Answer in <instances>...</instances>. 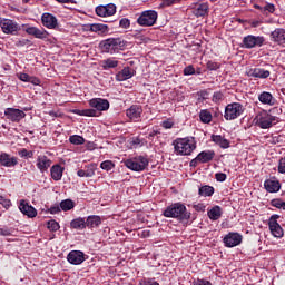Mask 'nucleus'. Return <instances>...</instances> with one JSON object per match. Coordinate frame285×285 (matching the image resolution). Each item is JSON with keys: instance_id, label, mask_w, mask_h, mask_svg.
<instances>
[{"instance_id": "f257e3e1", "label": "nucleus", "mask_w": 285, "mask_h": 285, "mask_svg": "<svg viewBox=\"0 0 285 285\" xmlns=\"http://www.w3.org/2000/svg\"><path fill=\"white\" fill-rule=\"evenodd\" d=\"M89 106L92 109H76L75 115H79V117H99L101 112L110 108V102L108 99L92 98L89 100Z\"/></svg>"}, {"instance_id": "f03ea898", "label": "nucleus", "mask_w": 285, "mask_h": 285, "mask_svg": "<svg viewBox=\"0 0 285 285\" xmlns=\"http://www.w3.org/2000/svg\"><path fill=\"white\" fill-rule=\"evenodd\" d=\"M173 146L175 155L188 157L197 149V140H195V137L176 138Z\"/></svg>"}, {"instance_id": "7ed1b4c3", "label": "nucleus", "mask_w": 285, "mask_h": 285, "mask_svg": "<svg viewBox=\"0 0 285 285\" xmlns=\"http://www.w3.org/2000/svg\"><path fill=\"white\" fill-rule=\"evenodd\" d=\"M164 217L178 219L179 222H188L190 219V212L186 209L183 203H174L165 208L163 212Z\"/></svg>"}, {"instance_id": "20e7f679", "label": "nucleus", "mask_w": 285, "mask_h": 285, "mask_svg": "<svg viewBox=\"0 0 285 285\" xmlns=\"http://www.w3.org/2000/svg\"><path fill=\"white\" fill-rule=\"evenodd\" d=\"M124 166L134 173H144L148 168V158L145 156H135L122 161Z\"/></svg>"}, {"instance_id": "39448f33", "label": "nucleus", "mask_w": 285, "mask_h": 285, "mask_svg": "<svg viewBox=\"0 0 285 285\" xmlns=\"http://www.w3.org/2000/svg\"><path fill=\"white\" fill-rule=\"evenodd\" d=\"M245 110L246 108L240 102L228 104L225 107L224 119H226V121H235V119L244 115Z\"/></svg>"}, {"instance_id": "423d86ee", "label": "nucleus", "mask_w": 285, "mask_h": 285, "mask_svg": "<svg viewBox=\"0 0 285 285\" xmlns=\"http://www.w3.org/2000/svg\"><path fill=\"white\" fill-rule=\"evenodd\" d=\"M99 46L102 52L114 55V52L121 50V48L126 46V41H124L121 38H109L102 40Z\"/></svg>"}, {"instance_id": "0eeeda50", "label": "nucleus", "mask_w": 285, "mask_h": 285, "mask_svg": "<svg viewBox=\"0 0 285 285\" xmlns=\"http://www.w3.org/2000/svg\"><path fill=\"white\" fill-rule=\"evenodd\" d=\"M158 13L155 10H146L142 11L136 20L138 26L142 28H150V26H155L157 23Z\"/></svg>"}, {"instance_id": "6e6552de", "label": "nucleus", "mask_w": 285, "mask_h": 285, "mask_svg": "<svg viewBox=\"0 0 285 285\" xmlns=\"http://www.w3.org/2000/svg\"><path fill=\"white\" fill-rule=\"evenodd\" d=\"M256 121L259 128L266 130L277 124V116H273L268 114V111H262L259 115H257Z\"/></svg>"}, {"instance_id": "1a4fd4ad", "label": "nucleus", "mask_w": 285, "mask_h": 285, "mask_svg": "<svg viewBox=\"0 0 285 285\" xmlns=\"http://www.w3.org/2000/svg\"><path fill=\"white\" fill-rule=\"evenodd\" d=\"M264 36H253L248 35L243 38L242 48L252 50V48H262L264 46Z\"/></svg>"}, {"instance_id": "9d476101", "label": "nucleus", "mask_w": 285, "mask_h": 285, "mask_svg": "<svg viewBox=\"0 0 285 285\" xmlns=\"http://www.w3.org/2000/svg\"><path fill=\"white\" fill-rule=\"evenodd\" d=\"M0 28L4 35H17L21 30L19 23L6 18L0 19Z\"/></svg>"}, {"instance_id": "9b49d317", "label": "nucleus", "mask_w": 285, "mask_h": 285, "mask_svg": "<svg viewBox=\"0 0 285 285\" xmlns=\"http://www.w3.org/2000/svg\"><path fill=\"white\" fill-rule=\"evenodd\" d=\"M278 218H279V215L277 214L272 215L268 219V227L273 237L281 239V237H284V229L282 228V225L277 223Z\"/></svg>"}, {"instance_id": "f8f14e48", "label": "nucleus", "mask_w": 285, "mask_h": 285, "mask_svg": "<svg viewBox=\"0 0 285 285\" xmlns=\"http://www.w3.org/2000/svg\"><path fill=\"white\" fill-rule=\"evenodd\" d=\"M4 116L9 121H12L13 124H19L21 119H26V111L17 108H7L4 110Z\"/></svg>"}, {"instance_id": "ddd939ff", "label": "nucleus", "mask_w": 285, "mask_h": 285, "mask_svg": "<svg viewBox=\"0 0 285 285\" xmlns=\"http://www.w3.org/2000/svg\"><path fill=\"white\" fill-rule=\"evenodd\" d=\"M244 237L239 233H228L224 238L223 242L227 248H235V246H239Z\"/></svg>"}, {"instance_id": "4468645a", "label": "nucleus", "mask_w": 285, "mask_h": 285, "mask_svg": "<svg viewBox=\"0 0 285 285\" xmlns=\"http://www.w3.org/2000/svg\"><path fill=\"white\" fill-rule=\"evenodd\" d=\"M85 30L87 32H96V35H99V37H106V35L110 32V28L108 27V24H104V23L87 24L85 27Z\"/></svg>"}, {"instance_id": "2eb2a0df", "label": "nucleus", "mask_w": 285, "mask_h": 285, "mask_svg": "<svg viewBox=\"0 0 285 285\" xmlns=\"http://www.w3.org/2000/svg\"><path fill=\"white\" fill-rule=\"evenodd\" d=\"M117 12V6L115 3L100 4L96 7V14L98 17H112Z\"/></svg>"}, {"instance_id": "dca6fc26", "label": "nucleus", "mask_w": 285, "mask_h": 285, "mask_svg": "<svg viewBox=\"0 0 285 285\" xmlns=\"http://www.w3.org/2000/svg\"><path fill=\"white\" fill-rule=\"evenodd\" d=\"M67 261L73 266H79V264H83V262H86V255L81 250H71L67 255Z\"/></svg>"}, {"instance_id": "f3484780", "label": "nucleus", "mask_w": 285, "mask_h": 285, "mask_svg": "<svg viewBox=\"0 0 285 285\" xmlns=\"http://www.w3.org/2000/svg\"><path fill=\"white\" fill-rule=\"evenodd\" d=\"M264 188L267 193H279L282 190V183L276 177H272L264 181Z\"/></svg>"}, {"instance_id": "a211bd4d", "label": "nucleus", "mask_w": 285, "mask_h": 285, "mask_svg": "<svg viewBox=\"0 0 285 285\" xmlns=\"http://www.w3.org/2000/svg\"><path fill=\"white\" fill-rule=\"evenodd\" d=\"M19 210L20 213H22V215H26L30 219L37 216V210L35 209V207L28 204V202H26L24 199L20 200Z\"/></svg>"}, {"instance_id": "6ab92c4d", "label": "nucleus", "mask_w": 285, "mask_h": 285, "mask_svg": "<svg viewBox=\"0 0 285 285\" xmlns=\"http://www.w3.org/2000/svg\"><path fill=\"white\" fill-rule=\"evenodd\" d=\"M271 41L273 43H277V46H284L285 45V29L284 28H276L274 31L269 35Z\"/></svg>"}, {"instance_id": "aec40b11", "label": "nucleus", "mask_w": 285, "mask_h": 285, "mask_svg": "<svg viewBox=\"0 0 285 285\" xmlns=\"http://www.w3.org/2000/svg\"><path fill=\"white\" fill-rule=\"evenodd\" d=\"M247 77H254V79H268L271 71L263 68H250L246 71Z\"/></svg>"}, {"instance_id": "412c9836", "label": "nucleus", "mask_w": 285, "mask_h": 285, "mask_svg": "<svg viewBox=\"0 0 285 285\" xmlns=\"http://www.w3.org/2000/svg\"><path fill=\"white\" fill-rule=\"evenodd\" d=\"M142 112L144 109L139 105H132L126 110V115L131 121H139V119H141Z\"/></svg>"}, {"instance_id": "4be33fe9", "label": "nucleus", "mask_w": 285, "mask_h": 285, "mask_svg": "<svg viewBox=\"0 0 285 285\" xmlns=\"http://www.w3.org/2000/svg\"><path fill=\"white\" fill-rule=\"evenodd\" d=\"M36 166L40 173H48V168L52 166V160L46 155H40L37 158Z\"/></svg>"}, {"instance_id": "5701e85b", "label": "nucleus", "mask_w": 285, "mask_h": 285, "mask_svg": "<svg viewBox=\"0 0 285 285\" xmlns=\"http://www.w3.org/2000/svg\"><path fill=\"white\" fill-rule=\"evenodd\" d=\"M0 164L4 168H14V166H17V164H19V160L14 156L11 157L7 153H1L0 154Z\"/></svg>"}, {"instance_id": "b1692460", "label": "nucleus", "mask_w": 285, "mask_h": 285, "mask_svg": "<svg viewBox=\"0 0 285 285\" xmlns=\"http://www.w3.org/2000/svg\"><path fill=\"white\" fill-rule=\"evenodd\" d=\"M42 26L45 28H49V30H55L57 28V17H55L52 13H43L41 17Z\"/></svg>"}, {"instance_id": "393cba45", "label": "nucleus", "mask_w": 285, "mask_h": 285, "mask_svg": "<svg viewBox=\"0 0 285 285\" xmlns=\"http://www.w3.org/2000/svg\"><path fill=\"white\" fill-rule=\"evenodd\" d=\"M258 101L265 106H275V104H277V100L275 97H273V94L268 91H263L261 95H258Z\"/></svg>"}, {"instance_id": "a878e982", "label": "nucleus", "mask_w": 285, "mask_h": 285, "mask_svg": "<svg viewBox=\"0 0 285 285\" xmlns=\"http://www.w3.org/2000/svg\"><path fill=\"white\" fill-rule=\"evenodd\" d=\"M199 164H208L215 159V150H204L197 155Z\"/></svg>"}, {"instance_id": "bb28decb", "label": "nucleus", "mask_w": 285, "mask_h": 285, "mask_svg": "<svg viewBox=\"0 0 285 285\" xmlns=\"http://www.w3.org/2000/svg\"><path fill=\"white\" fill-rule=\"evenodd\" d=\"M135 77V71L129 67H125L120 72L116 75L117 81H127V79H132Z\"/></svg>"}, {"instance_id": "cd10ccee", "label": "nucleus", "mask_w": 285, "mask_h": 285, "mask_svg": "<svg viewBox=\"0 0 285 285\" xmlns=\"http://www.w3.org/2000/svg\"><path fill=\"white\" fill-rule=\"evenodd\" d=\"M63 170L65 168L61 167V165H53L50 169L51 179H53V181H61V178L63 177Z\"/></svg>"}, {"instance_id": "c85d7f7f", "label": "nucleus", "mask_w": 285, "mask_h": 285, "mask_svg": "<svg viewBox=\"0 0 285 285\" xmlns=\"http://www.w3.org/2000/svg\"><path fill=\"white\" fill-rule=\"evenodd\" d=\"M212 141H214L216 146H219V148H230V141L224 138L222 135H212Z\"/></svg>"}, {"instance_id": "c756f323", "label": "nucleus", "mask_w": 285, "mask_h": 285, "mask_svg": "<svg viewBox=\"0 0 285 285\" xmlns=\"http://www.w3.org/2000/svg\"><path fill=\"white\" fill-rule=\"evenodd\" d=\"M208 10H209L208 3L204 2V3L197 4L194 8L193 14L198 18L206 17V14H208Z\"/></svg>"}, {"instance_id": "7c9ffc66", "label": "nucleus", "mask_w": 285, "mask_h": 285, "mask_svg": "<svg viewBox=\"0 0 285 285\" xmlns=\"http://www.w3.org/2000/svg\"><path fill=\"white\" fill-rule=\"evenodd\" d=\"M87 228H99L101 226V217L97 215L88 216L86 219Z\"/></svg>"}, {"instance_id": "2f4dec72", "label": "nucleus", "mask_w": 285, "mask_h": 285, "mask_svg": "<svg viewBox=\"0 0 285 285\" xmlns=\"http://www.w3.org/2000/svg\"><path fill=\"white\" fill-rule=\"evenodd\" d=\"M200 197H213L215 195V187L210 185H204L198 189Z\"/></svg>"}, {"instance_id": "473e14b6", "label": "nucleus", "mask_w": 285, "mask_h": 285, "mask_svg": "<svg viewBox=\"0 0 285 285\" xmlns=\"http://www.w3.org/2000/svg\"><path fill=\"white\" fill-rule=\"evenodd\" d=\"M209 219L212 222H217L222 217V207L219 206H214L208 213H207Z\"/></svg>"}, {"instance_id": "72a5a7b5", "label": "nucleus", "mask_w": 285, "mask_h": 285, "mask_svg": "<svg viewBox=\"0 0 285 285\" xmlns=\"http://www.w3.org/2000/svg\"><path fill=\"white\" fill-rule=\"evenodd\" d=\"M70 226H71V228H75L76 230H83V228L87 227L86 219H83L81 217L76 218V219L71 220Z\"/></svg>"}, {"instance_id": "f704fd0d", "label": "nucleus", "mask_w": 285, "mask_h": 285, "mask_svg": "<svg viewBox=\"0 0 285 285\" xmlns=\"http://www.w3.org/2000/svg\"><path fill=\"white\" fill-rule=\"evenodd\" d=\"M199 119L202 124H210L213 121V114L208 109H203L199 112Z\"/></svg>"}, {"instance_id": "c9c22d12", "label": "nucleus", "mask_w": 285, "mask_h": 285, "mask_svg": "<svg viewBox=\"0 0 285 285\" xmlns=\"http://www.w3.org/2000/svg\"><path fill=\"white\" fill-rule=\"evenodd\" d=\"M117 66H119V61L115 58L102 60L104 70H109V68H117Z\"/></svg>"}, {"instance_id": "e433bc0d", "label": "nucleus", "mask_w": 285, "mask_h": 285, "mask_svg": "<svg viewBox=\"0 0 285 285\" xmlns=\"http://www.w3.org/2000/svg\"><path fill=\"white\" fill-rule=\"evenodd\" d=\"M75 208V202L72 199H65L60 203V210L68 212Z\"/></svg>"}, {"instance_id": "4c0bfd02", "label": "nucleus", "mask_w": 285, "mask_h": 285, "mask_svg": "<svg viewBox=\"0 0 285 285\" xmlns=\"http://www.w3.org/2000/svg\"><path fill=\"white\" fill-rule=\"evenodd\" d=\"M69 141L73 144V146H82V144H86V139L79 135L70 136Z\"/></svg>"}, {"instance_id": "58836bf2", "label": "nucleus", "mask_w": 285, "mask_h": 285, "mask_svg": "<svg viewBox=\"0 0 285 285\" xmlns=\"http://www.w3.org/2000/svg\"><path fill=\"white\" fill-rule=\"evenodd\" d=\"M271 206L278 208V210H285V202L282 198H274L271 200Z\"/></svg>"}, {"instance_id": "ea45409f", "label": "nucleus", "mask_w": 285, "mask_h": 285, "mask_svg": "<svg viewBox=\"0 0 285 285\" xmlns=\"http://www.w3.org/2000/svg\"><path fill=\"white\" fill-rule=\"evenodd\" d=\"M47 228L48 230H50L51 233H57V230H59V228H61L59 226V224L57 223V220L51 219L47 223Z\"/></svg>"}, {"instance_id": "a19ab883", "label": "nucleus", "mask_w": 285, "mask_h": 285, "mask_svg": "<svg viewBox=\"0 0 285 285\" xmlns=\"http://www.w3.org/2000/svg\"><path fill=\"white\" fill-rule=\"evenodd\" d=\"M86 168L87 169L85 170V173H86L87 177H95V173L97 170V165L96 164H89V165L86 166Z\"/></svg>"}, {"instance_id": "79ce46f5", "label": "nucleus", "mask_w": 285, "mask_h": 285, "mask_svg": "<svg viewBox=\"0 0 285 285\" xmlns=\"http://www.w3.org/2000/svg\"><path fill=\"white\" fill-rule=\"evenodd\" d=\"M100 168L102 170H107V173H108V171L112 170V168H115V163H112V160H105L100 164Z\"/></svg>"}, {"instance_id": "37998d69", "label": "nucleus", "mask_w": 285, "mask_h": 285, "mask_svg": "<svg viewBox=\"0 0 285 285\" xmlns=\"http://www.w3.org/2000/svg\"><path fill=\"white\" fill-rule=\"evenodd\" d=\"M224 99V92L222 91H215L212 98V101L214 104H220V101Z\"/></svg>"}, {"instance_id": "c03bdc74", "label": "nucleus", "mask_w": 285, "mask_h": 285, "mask_svg": "<svg viewBox=\"0 0 285 285\" xmlns=\"http://www.w3.org/2000/svg\"><path fill=\"white\" fill-rule=\"evenodd\" d=\"M206 68L207 70H219V68H222V65L219 62L209 60L206 65Z\"/></svg>"}, {"instance_id": "a18cd8bd", "label": "nucleus", "mask_w": 285, "mask_h": 285, "mask_svg": "<svg viewBox=\"0 0 285 285\" xmlns=\"http://www.w3.org/2000/svg\"><path fill=\"white\" fill-rule=\"evenodd\" d=\"M33 37H36V39H46L48 37V31H46V29H38Z\"/></svg>"}, {"instance_id": "49530a36", "label": "nucleus", "mask_w": 285, "mask_h": 285, "mask_svg": "<svg viewBox=\"0 0 285 285\" xmlns=\"http://www.w3.org/2000/svg\"><path fill=\"white\" fill-rule=\"evenodd\" d=\"M19 157H27V159H31V157H33V153L32 151H28V149L23 148L20 151H18Z\"/></svg>"}, {"instance_id": "de8ad7c7", "label": "nucleus", "mask_w": 285, "mask_h": 285, "mask_svg": "<svg viewBox=\"0 0 285 285\" xmlns=\"http://www.w3.org/2000/svg\"><path fill=\"white\" fill-rule=\"evenodd\" d=\"M12 233H14V229H12V228H8V227L0 228V235L2 237H10V235H12Z\"/></svg>"}, {"instance_id": "09e8293b", "label": "nucleus", "mask_w": 285, "mask_h": 285, "mask_svg": "<svg viewBox=\"0 0 285 285\" xmlns=\"http://www.w3.org/2000/svg\"><path fill=\"white\" fill-rule=\"evenodd\" d=\"M0 205L8 209L10 206H12V202L3 196H0Z\"/></svg>"}, {"instance_id": "8fccbe9b", "label": "nucleus", "mask_w": 285, "mask_h": 285, "mask_svg": "<svg viewBox=\"0 0 285 285\" xmlns=\"http://www.w3.org/2000/svg\"><path fill=\"white\" fill-rule=\"evenodd\" d=\"M277 170L281 175H285V157L281 158L278 160V167Z\"/></svg>"}, {"instance_id": "3c124183", "label": "nucleus", "mask_w": 285, "mask_h": 285, "mask_svg": "<svg viewBox=\"0 0 285 285\" xmlns=\"http://www.w3.org/2000/svg\"><path fill=\"white\" fill-rule=\"evenodd\" d=\"M119 26L121 28H124L125 30H128V28H130V19H128V18L120 19Z\"/></svg>"}, {"instance_id": "603ef678", "label": "nucleus", "mask_w": 285, "mask_h": 285, "mask_svg": "<svg viewBox=\"0 0 285 285\" xmlns=\"http://www.w3.org/2000/svg\"><path fill=\"white\" fill-rule=\"evenodd\" d=\"M184 75H185V77H189L190 75H195V67H193V65H189V66L185 67Z\"/></svg>"}, {"instance_id": "864d4df0", "label": "nucleus", "mask_w": 285, "mask_h": 285, "mask_svg": "<svg viewBox=\"0 0 285 285\" xmlns=\"http://www.w3.org/2000/svg\"><path fill=\"white\" fill-rule=\"evenodd\" d=\"M193 285H213V283L204 278H197L196 281L193 282Z\"/></svg>"}, {"instance_id": "5fc2aeb1", "label": "nucleus", "mask_w": 285, "mask_h": 285, "mask_svg": "<svg viewBox=\"0 0 285 285\" xmlns=\"http://www.w3.org/2000/svg\"><path fill=\"white\" fill-rule=\"evenodd\" d=\"M30 77L31 76L28 73H23V72L18 73V78L20 79V81H23L24 83H29Z\"/></svg>"}, {"instance_id": "6e6d98bb", "label": "nucleus", "mask_w": 285, "mask_h": 285, "mask_svg": "<svg viewBox=\"0 0 285 285\" xmlns=\"http://www.w3.org/2000/svg\"><path fill=\"white\" fill-rule=\"evenodd\" d=\"M263 12H269L273 14V12H275V4L267 3L265 7H263Z\"/></svg>"}, {"instance_id": "4d7b16f0", "label": "nucleus", "mask_w": 285, "mask_h": 285, "mask_svg": "<svg viewBox=\"0 0 285 285\" xmlns=\"http://www.w3.org/2000/svg\"><path fill=\"white\" fill-rule=\"evenodd\" d=\"M49 213L51 215H57V214L61 213V205L60 206L59 205L51 206L49 208Z\"/></svg>"}, {"instance_id": "13d9d810", "label": "nucleus", "mask_w": 285, "mask_h": 285, "mask_svg": "<svg viewBox=\"0 0 285 285\" xmlns=\"http://www.w3.org/2000/svg\"><path fill=\"white\" fill-rule=\"evenodd\" d=\"M215 179H216V181H226L227 176L224 173H216L215 174Z\"/></svg>"}, {"instance_id": "bf43d9fd", "label": "nucleus", "mask_w": 285, "mask_h": 285, "mask_svg": "<svg viewBox=\"0 0 285 285\" xmlns=\"http://www.w3.org/2000/svg\"><path fill=\"white\" fill-rule=\"evenodd\" d=\"M29 83H32V86H41V80L35 76H30Z\"/></svg>"}, {"instance_id": "052dcab7", "label": "nucleus", "mask_w": 285, "mask_h": 285, "mask_svg": "<svg viewBox=\"0 0 285 285\" xmlns=\"http://www.w3.org/2000/svg\"><path fill=\"white\" fill-rule=\"evenodd\" d=\"M197 96L199 97V99H203L205 101L206 99H208L209 94L208 90H200L197 92Z\"/></svg>"}, {"instance_id": "680f3d73", "label": "nucleus", "mask_w": 285, "mask_h": 285, "mask_svg": "<svg viewBox=\"0 0 285 285\" xmlns=\"http://www.w3.org/2000/svg\"><path fill=\"white\" fill-rule=\"evenodd\" d=\"M30 43V40L28 39H21L16 42L17 48H23V46H28Z\"/></svg>"}, {"instance_id": "e2e57ef3", "label": "nucleus", "mask_w": 285, "mask_h": 285, "mask_svg": "<svg viewBox=\"0 0 285 285\" xmlns=\"http://www.w3.org/2000/svg\"><path fill=\"white\" fill-rule=\"evenodd\" d=\"M194 209L197 210V213H204L206 212V205L199 203L197 205H194Z\"/></svg>"}, {"instance_id": "0e129e2a", "label": "nucleus", "mask_w": 285, "mask_h": 285, "mask_svg": "<svg viewBox=\"0 0 285 285\" xmlns=\"http://www.w3.org/2000/svg\"><path fill=\"white\" fill-rule=\"evenodd\" d=\"M38 29H39V28H37V27H28V28L26 29V32H27V35H31L32 37H35V35H36V32H37Z\"/></svg>"}, {"instance_id": "69168bd1", "label": "nucleus", "mask_w": 285, "mask_h": 285, "mask_svg": "<svg viewBox=\"0 0 285 285\" xmlns=\"http://www.w3.org/2000/svg\"><path fill=\"white\" fill-rule=\"evenodd\" d=\"M144 285H159V283L155 278H148L144 282Z\"/></svg>"}, {"instance_id": "338daca9", "label": "nucleus", "mask_w": 285, "mask_h": 285, "mask_svg": "<svg viewBox=\"0 0 285 285\" xmlns=\"http://www.w3.org/2000/svg\"><path fill=\"white\" fill-rule=\"evenodd\" d=\"M163 128H166L167 130L173 128V122L171 121H168V120H165L163 122Z\"/></svg>"}, {"instance_id": "774afa93", "label": "nucleus", "mask_w": 285, "mask_h": 285, "mask_svg": "<svg viewBox=\"0 0 285 285\" xmlns=\"http://www.w3.org/2000/svg\"><path fill=\"white\" fill-rule=\"evenodd\" d=\"M77 175H78V177H88L87 174H86V170H83V169H79L77 171Z\"/></svg>"}]
</instances>
